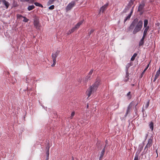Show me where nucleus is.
I'll return each instance as SVG.
<instances>
[{
	"label": "nucleus",
	"instance_id": "1",
	"mask_svg": "<svg viewBox=\"0 0 160 160\" xmlns=\"http://www.w3.org/2000/svg\"><path fill=\"white\" fill-rule=\"evenodd\" d=\"M142 21L140 20L138 21V19L136 18L133 20L128 28V32L132 31L134 28L133 31V33L135 34L141 30L142 27Z\"/></svg>",
	"mask_w": 160,
	"mask_h": 160
},
{
	"label": "nucleus",
	"instance_id": "2",
	"mask_svg": "<svg viewBox=\"0 0 160 160\" xmlns=\"http://www.w3.org/2000/svg\"><path fill=\"white\" fill-rule=\"evenodd\" d=\"M101 79L99 77H97L96 79V82L89 88L86 91V93L87 95L89 97L92 93L95 92L99 86L100 84Z\"/></svg>",
	"mask_w": 160,
	"mask_h": 160
},
{
	"label": "nucleus",
	"instance_id": "3",
	"mask_svg": "<svg viewBox=\"0 0 160 160\" xmlns=\"http://www.w3.org/2000/svg\"><path fill=\"white\" fill-rule=\"evenodd\" d=\"M75 4V2L74 1H72L66 7V11H68L70 10L74 6Z\"/></svg>",
	"mask_w": 160,
	"mask_h": 160
},
{
	"label": "nucleus",
	"instance_id": "4",
	"mask_svg": "<svg viewBox=\"0 0 160 160\" xmlns=\"http://www.w3.org/2000/svg\"><path fill=\"white\" fill-rule=\"evenodd\" d=\"M145 6V3L144 1H142L141 2V4H140L138 6V12H141Z\"/></svg>",
	"mask_w": 160,
	"mask_h": 160
},
{
	"label": "nucleus",
	"instance_id": "5",
	"mask_svg": "<svg viewBox=\"0 0 160 160\" xmlns=\"http://www.w3.org/2000/svg\"><path fill=\"white\" fill-rule=\"evenodd\" d=\"M134 7V6H133L132 7V9L131 10V11L130 13L125 18L124 20V22H123L124 23H125V22H126V21L127 20H128L130 19V18L131 17V16L132 14V12H133V9Z\"/></svg>",
	"mask_w": 160,
	"mask_h": 160
},
{
	"label": "nucleus",
	"instance_id": "6",
	"mask_svg": "<svg viewBox=\"0 0 160 160\" xmlns=\"http://www.w3.org/2000/svg\"><path fill=\"white\" fill-rule=\"evenodd\" d=\"M60 52L57 50L55 53H52V57L53 61H56V58Z\"/></svg>",
	"mask_w": 160,
	"mask_h": 160
},
{
	"label": "nucleus",
	"instance_id": "7",
	"mask_svg": "<svg viewBox=\"0 0 160 160\" xmlns=\"http://www.w3.org/2000/svg\"><path fill=\"white\" fill-rule=\"evenodd\" d=\"M33 24L35 27L36 28H37L39 27V22L38 18H35L34 19Z\"/></svg>",
	"mask_w": 160,
	"mask_h": 160
},
{
	"label": "nucleus",
	"instance_id": "8",
	"mask_svg": "<svg viewBox=\"0 0 160 160\" xmlns=\"http://www.w3.org/2000/svg\"><path fill=\"white\" fill-rule=\"evenodd\" d=\"M152 140L151 139H149L147 145L145 147V149L146 148H149L152 145Z\"/></svg>",
	"mask_w": 160,
	"mask_h": 160
},
{
	"label": "nucleus",
	"instance_id": "9",
	"mask_svg": "<svg viewBox=\"0 0 160 160\" xmlns=\"http://www.w3.org/2000/svg\"><path fill=\"white\" fill-rule=\"evenodd\" d=\"M134 105V102H132L128 106L127 111L126 112V115L128 114V112L130 111V110L131 108L132 107V106Z\"/></svg>",
	"mask_w": 160,
	"mask_h": 160
},
{
	"label": "nucleus",
	"instance_id": "10",
	"mask_svg": "<svg viewBox=\"0 0 160 160\" xmlns=\"http://www.w3.org/2000/svg\"><path fill=\"white\" fill-rule=\"evenodd\" d=\"M108 3H107L105 5L102 6L101 8V11L102 10V12H104V11L107 9L108 6Z\"/></svg>",
	"mask_w": 160,
	"mask_h": 160
},
{
	"label": "nucleus",
	"instance_id": "11",
	"mask_svg": "<svg viewBox=\"0 0 160 160\" xmlns=\"http://www.w3.org/2000/svg\"><path fill=\"white\" fill-rule=\"evenodd\" d=\"M2 3L5 6L6 8H8L10 5L9 2L5 0H2Z\"/></svg>",
	"mask_w": 160,
	"mask_h": 160
},
{
	"label": "nucleus",
	"instance_id": "12",
	"mask_svg": "<svg viewBox=\"0 0 160 160\" xmlns=\"http://www.w3.org/2000/svg\"><path fill=\"white\" fill-rule=\"evenodd\" d=\"M131 7V6H130L128 4V5L126 6V8L124 9L123 10V11L122 12L123 13H126L128 11Z\"/></svg>",
	"mask_w": 160,
	"mask_h": 160
},
{
	"label": "nucleus",
	"instance_id": "13",
	"mask_svg": "<svg viewBox=\"0 0 160 160\" xmlns=\"http://www.w3.org/2000/svg\"><path fill=\"white\" fill-rule=\"evenodd\" d=\"M82 21L78 22L77 24L74 27L75 28H76V29H78L80 26L82 24Z\"/></svg>",
	"mask_w": 160,
	"mask_h": 160
},
{
	"label": "nucleus",
	"instance_id": "14",
	"mask_svg": "<svg viewBox=\"0 0 160 160\" xmlns=\"http://www.w3.org/2000/svg\"><path fill=\"white\" fill-rule=\"evenodd\" d=\"M160 74V72H157L156 74L155 75L154 77V79L153 80V82H154L157 79L158 77L159 76V75Z\"/></svg>",
	"mask_w": 160,
	"mask_h": 160
},
{
	"label": "nucleus",
	"instance_id": "15",
	"mask_svg": "<svg viewBox=\"0 0 160 160\" xmlns=\"http://www.w3.org/2000/svg\"><path fill=\"white\" fill-rule=\"evenodd\" d=\"M12 5L13 7H17L18 6L17 2L15 0H13Z\"/></svg>",
	"mask_w": 160,
	"mask_h": 160
},
{
	"label": "nucleus",
	"instance_id": "16",
	"mask_svg": "<svg viewBox=\"0 0 160 160\" xmlns=\"http://www.w3.org/2000/svg\"><path fill=\"white\" fill-rule=\"evenodd\" d=\"M149 29V27L148 26L146 28H145V29L144 30V32H143V34L144 35H146L147 34V32Z\"/></svg>",
	"mask_w": 160,
	"mask_h": 160
},
{
	"label": "nucleus",
	"instance_id": "17",
	"mask_svg": "<svg viewBox=\"0 0 160 160\" xmlns=\"http://www.w3.org/2000/svg\"><path fill=\"white\" fill-rule=\"evenodd\" d=\"M149 126L152 131L153 129V123L152 122H150L149 124Z\"/></svg>",
	"mask_w": 160,
	"mask_h": 160
},
{
	"label": "nucleus",
	"instance_id": "18",
	"mask_svg": "<svg viewBox=\"0 0 160 160\" xmlns=\"http://www.w3.org/2000/svg\"><path fill=\"white\" fill-rule=\"evenodd\" d=\"M35 7V6L33 5L29 6L28 8V11H31Z\"/></svg>",
	"mask_w": 160,
	"mask_h": 160
},
{
	"label": "nucleus",
	"instance_id": "19",
	"mask_svg": "<svg viewBox=\"0 0 160 160\" xmlns=\"http://www.w3.org/2000/svg\"><path fill=\"white\" fill-rule=\"evenodd\" d=\"M144 26L145 28H146L148 24V21L147 19H145L144 21Z\"/></svg>",
	"mask_w": 160,
	"mask_h": 160
},
{
	"label": "nucleus",
	"instance_id": "20",
	"mask_svg": "<svg viewBox=\"0 0 160 160\" xmlns=\"http://www.w3.org/2000/svg\"><path fill=\"white\" fill-rule=\"evenodd\" d=\"M149 64H148L147 67L142 72V73H141V78H142L143 74L144 73H145V72L147 70V69L148 68V67H149Z\"/></svg>",
	"mask_w": 160,
	"mask_h": 160
},
{
	"label": "nucleus",
	"instance_id": "21",
	"mask_svg": "<svg viewBox=\"0 0 160 160\" xmlns=\"http://www.w3.org/2000/svg\"><path fill=\"white\" fill-rule=\"evenodd\" d=\"M137 55V54L136 53H134L132 56L131 57V60L133 61L134 60L135 57Z\"/></svg>",
	"mask_w": 160,
	"mask_h": 160
},
{
	"label": "nucleus",
	"instance_id": "22",
	"mask_svg": "<svg viewBox=\"0 0 160 160\" xmlns=\"http://www.w3.org/2000/svg\"><path fill=\"white\" fill-rule=\"evenodd\" d=\"M34 4L37 6H38L39 7H41L42 8L43 7L42 5L40 3L38 2H35L34 3Z\"/></svg>",
	"mask_w": 160,
	"mask_h": 160
},
{
	"label": "nucleus",
	"instance_id": "23",
	"mask_svg": "<svg viewBox=\"0 0 160 160\" xmlns=\"http://www.w3.org/2000/svg\"><path fill=\"white\" fill-rule=\"evenodd\" d=\"M135 0H130L128 3V5L132 6Z\"/></svg>",
	"mask_w": 160,
	"mask_h": 160
},
{
	"label": "nucleus",
	"instance_id": "24",
	"mask_svg": "<svg viewBox=\"0 0 160 160\" xmlns=\"http://www.w3.org/2000/svg\"><path fill=\"white\" fill-rule=\"evenodd\" d=\"M77 29L76 28H75V27H74L73 28L71 29L69 31V34H71L75 30Z\"/></svg>",
	"mask_w": 160,
	"mask_h": 160
},
{
	"label": "nucleus",
	"instance_id": "25",
	"mask_svg": "<svg viewBox=\"0 0 160 160\" xmlns=\"http://www.w3.org/2000/svg\"><path fill=\"white\" fill-rule=\"evenodd\" d=\"M55 0H49L48 2V5H50L52 4Z\"/></svg>",
	"mask_w": 160,
	"mask_h": 160
},
{
	"label": "nucleus",
	"instance_id": "26",
	"mask_svg": "<svg viewBox=\"0 0 160 160\" xmlns=\"http://www.w3.org/2000/svg\"><path fill=\"white\" fill-rule=\"evenodd\" d=\"M126 78H127V79H125L124 81L126 82H127L128 81V80L129 79V73H126Z\"/></svg>",
	"mask_w": 160,
	"mask_h": 160
},
{
	"label": "nucleus",
	"instance_id": "27",
	"mask_svg": "<svg viewBox=\"0 0 160 160\" xmlns=\"http://www.w3.org/2000/svg\"><path fill=\"white\" fill-rule=\"evenodd\" d=\"M105 152H101V154H100V156L99 157V160H101L102 159L103 156L104 155Z\"/></svg>",
	"mask_w": 160,
	"mask_h": 160
},
{
	"label": "nucleus",
	"instance_id": "28",
	"mask_svg": "<svg viewBox=\"0 0 160 160\" xmlns=\"http://www.w3.org/2000/svg\"><path fill=\"white\" fill-rule=\"evenodd\" d=\"M50 148L49 143H48L47 144V146L46 147V150L47 151H49Z\"/></svg>",
	"mask_w": 160,
	"mask_h": 160
},
{
	"label": "nucleus",
	"instance_id": "29",
	"mask_svg": "<svg viewBox=\"0 0 160 160\" xmlns=\"http://www.w3.org/2000/svg\"><path fill=\"white\" fill-rule=\"evenodd\" d=\"M144 43V41H140L139 42V46H141L143 45Z\"/></svg>",
	"mask_w": 160,
	"mask_h": 160
},
{
	"label": "nucleus",
	"instance_id": "30",
	"mask_svg": "<svg viewBox=\"0 0 160 160\" xmlns=\"http://www.w3.org/2000/svg\"><path fill=\"white\" fill-rule=\"evenodd\" d=\"M23 18H24V19L23 20V21L25 22H27L29 20V19H27L26 17H23Z\"/></svg>",
	"mask_w": 160,
	"mask_h": 160
},
{
	"label": "nucleus",
	"instance_id": "31",
	"mask_svg": "<svg viewBox=\"0 0 160 160\" xmlns=\"http://www.w3.org/2000/svg\"><path fill=\"white\" fill-rule=\"evenodd\" d=\"M94 30L93 29H91L90 32L88 33V35L90 36L91 34L92 33L94 32Z\"/></svg>",
	"mask_w": 160,
	"mask_h": 160
},
{
	"label": "nucleus",
	"instance_id": "32",
	"mask_svg": "<svg viewBox=\"0 0 160 160\" xmlns=\"http://www.w3.org/2000/svg\"><path fill=\"white\" fill-rule=\"evenodd\" d=\"M127 96L129 97V99H130L131 98V92H128L127 94Z\"/></svg>",
	"mask_w": 160,
	"mask_h": 160
},
{
	"label": "nucleus",
	"instance_id": "33",
	"mask_svg": "<svg viewBox=\"0 0 160 160\" xmlns=\"http://www.w3.org/2000/svg\"><path fill=\"white\" fill-rule=\"evenodd\" d=\"M54 5H52L49 7V9L50 10H52L54 9Z\"/></svg>",
	"mask_w": 160,
	"mask_h": 160
},
{
	"label": "nucleus",
	"instance_id": "34",
	"mask_svg": "<svg viewBox=\"0 0 160 160\" xmlns=\"http://www.w3.org/2000/svg\"><path fill=\"white\" fill-rule=\"evenodd\" d=\"M138 155L136 154L134 160H138Z\"/></svg>",
	"mask_w": 160,
	"mask_h": 160
},
{
	"label": "nucleus",
	"instance_id": "35",
	"mask_svg": "<svg viewBox=\"0 0 160 160\" xmlns=\"http://www.w3.org/2000/svg\"><path fill=\"white\" fill-rule=\"evenodd\" d=\"M17 18H20L21 17H22V18H23V17L24 16H23L22 15H20V14H18L17 15Z\"/></svg>",
	"mask_w": 160,
	"mask_h": 160
},
{
	"label": "nucleus",
	"instance_id": "36",
	"mask_svg": "<svg viewBox=\"0 0 160 160\" xmlns=\"http://www.w3.org/2000/svg\"><path fill=\"white\" fill-rule=\"evenodd\" d=\"M132 65L131 63H128L127 65L126 66V67L129 68Z\"/></svg>",
	"mask_w": 160,
	"mask_h": 160
},
{
	"label": "nucleus",
	"instance_id": "37",
	"mask_svg": "<svg viewBox=\"0 0 160 160\" xmlns=\"http://www.w3.org/2000/svg\"><path fill=\"white\" fill-rule=\"evenodd\" d=\"M74 114H75V112H72L71 114V118H72V117L74 116Z\"/></svg>",
	"mask_w": 160,
	"mask_h": 160
},
{
	"label": "nucleus",
	"instance_id": "38",
	"mask_svg": "<svg viewBox=\"0 0 160 160\" xmlns=\"http://www.w3.org/2000/svg\"><path fill=\"white\" fill-rule=\"evenodd\" d=\"M149 100H148V102H147V104L146 106V108H147L148 106H149Z\"/></svg>",
	"mask_w": 160,
	"mask_h": 160
},
{
	"label": "nucleus",
	"instance_id": "39",
	"mask_svg": "<svg viewBox=\"0 0 160 160\" xmlns=\"http://www.w3.org/2000/svg\"><path fill=\"white\" fill-rule=\"evenodd\" d=\"M86 79H87L86 80L88 81V79H90V76H87L86 78Z\"/></svg>",
	"mask_w": 160,
	"mask_h": 160
},
{
	"label": "nucleus",
	"instance_id": "40",
	"mask_svg": "<svg viewBox=\"0 0 160 160\" xmlns=\"http://www.w3.org/2000/svg\"><path fill=\"white\" fill-rule=\"evenodd\" d=\"M106 146V144L105 145L104 148H103L102 150V152H105V148Z\"/></svg>",
	"mask_w": 160,
	"mask_h": 160
},
{
	"label": "nucleus",
	"instance_id": "41",
	"mask_svg": "<svg viewBox=\"0 0 160 160\" xmlns=\"http://www.w3.org/2000/svg\"><path fill=\"white\" fill-rule=\"evenodd\" d=\"M46 154L47 155V157H49V151H47L46 152Z\"/></svg>",
	"mask_w": 160,
	"mask_h": 160
},
{
	"label": "nucleus",
	"instance_id": "42",
	"mask_svg": "<svg viewBox=\"0 0 160 160\" xmlns=\"http://www.w3.org/2000/svg\"><path fill=\"white\" fill-rule=\"evenodd\" d=\"M93 72V70L92 69L91 70L89 73V75H91Z\"/></svg>",
	"mask_w": 160,
	"mask_h": 160
},
{
	"label": "nucleus",
	"instance_id": "43",
	"mask_svg": "<svg viewBox=\"0 0 160 160\" xmlns=\"http://www.w3.org/2000/svg\"><path fill=\"white\" fill-rule=\"evenodd\" d=\"M22 2H28L29 0H20Z\"/></svg>",
	"mask_w": 160,
	"mask_h": 160
},
{
	"label": "nucleus",
	"instance_id": "44",
	"mask_svg": "<svg viewBox=\"0 0 160 160\" xmlns=\"http://www.w3.org/2000/svg\"><path fill=\"white\" fill-rule=\"evenodd\" d=\"M53 64L51 65V66L52 67H53L55 65V64L56 63V61H53Z\"/></svg>",
	"mask_w": 160,
	"mask_h": 160
},
{
	"label": "nucleus",
	"instance_id": "45",
	"mask_svg": "<svg viewBox=\"0 0 160 160\" xmlns=\"http://www.w3.org/2000/svg\"><path fill=\"white\" fill-rule=\"evenodd\" d=\"M128 68L126 67V73H128Z\"/></svg>",
	"mask_w": 160,
	"mask_h": 160
},
{
	"label": "nucleus",
	"instance_id": "46",
	"mask_svg": "<svg viewBox=\"0 0 160 160\" xmlns=\"http://www.w3.org/2000/svg\"><path fill=\"white\" fill-rule=\"evenodd\" d=\"M140 15H142V14L143 13V12L142 11H141V12H140Z\"/></svg>",
	"mask_w": 160,
	"mask_h": 160
},
{
	"label": "nucleus",
	"instance_id": "47",
	"mask_svg": "<svg viewBox=\"0 0 160 160\" xmlns=\"http://www.w3.org/2000/svg\"><path fill=\"white\" fill-rule=\"evenodd\" d=\"M156 25H157L158 26H159L160 25V23H157L156 24Z\"/></svg>",
	"mask_w": 160,
	"mask_h": 160
},
{
	"label": "nucleus",
	"instance_id": "48",
	"mask_svg": "<svg viewBox=\"0 0 160 160\" xmlns=\"http://www.w3.org/2000/svg\"><path fill=\"white\" fill-rule=\"evenodd\" d=\"M146 35H144V34H143V36H142V39H144L145 38V36Z\"/></svg>",
	"mask_w": 160,
	"mask_h": 160
},
{
	"label": "nucleus",
	"instance_id": "49",
	"mask_svg": "<svg viewBox=\"0 0 160 160\" xmlns=\"http://www.w3.org/2000/svg\"><path fill=\"white\" fill-rule=\"evenodd\" d=\"M89 107V104L88 103L87 105V108H88Z\"/></svg>",
	"mask_w": 160,
	"mask_h": 160
},
{
	"label": "nucleus",
	"instance_id": "50",
	"mask_svg": "<svg viewBox=\"0 0 160 160\" xmlns=\"http://www.w3.org/2000/svg\"><path fill=\"white\" fill-rule=\"evenodd\" d=\"M48 159H49V157H47V158H46V160H48Z\"/></svg>",
	"mask_w": 160,
	"mask_h": 160
},
{
	"label": "nucleus",
	"instance_id": "51",
	"mask_svg": "<svg viewBox=\"0 0 160 160\" xmlns=\"http://www.w3.org/2000/svg\"><path fill=\"white\" fill-rule=\"evenodd\" d=\"M141 41H144V39H142V38L141 39V40H140Z\"/></svg>",
	"mask_w": 160,
	"mask_h": 160
},
{
	"label": "nucleus",
	"instance_id": "52",
	"mask_svg": "<svg viewBox=\"0 0 160 160\" xmlns=\"http://www.w3.org/2000/svg\"><path fill=\"white\" fill-rule=\"evenodd\" d=\"M72 160H74V158H73V156H72Z\"/></svg>",
	"mask_w": 160,
	"mask_h": 160
},
{
	"label": "nucleus",
	"instance_id": "53",
	"mask_svg": "<svg viewBox=\"0 0 160 160\" xmlns=\"http://www.w3.org/2000/svg\"><path fill=\"white\" fill-rule=\"evenodd\" d=\"M156 152L158 154V151H157V150H156ZM157 156H158V155H157Z\"/></svg>",
	"mask_w": 160,
	"mask_h": 160
},
{
	"label": "nucleus",
	"instance_id": "54",
	"mask_svg": "<svg viewBox=\"0 0 160 160\" xmlns=\"http://www.w3.org/2000/svg\"><path fill=\"white\" fill-rule=\"evenodd\" d=\"M107 140H106V143L107 144Z\"/></svg>",
	"mask_w": 160,
	"mask_h": 160
},
{
	"label": "nucleus",
	"instance_id": "55",
	"mask_svg": "<svg viewBox=\"0 0 160 160\" xmlns=\"http://www.w3.org/2000/svg\"><path fill=\"white\" fill-rule=\"evenodd\" d=\"M118 107H119V104H118Z\"/></svg>",
	"mask_w": 160,
	"mask_h": 160
},
{
	"label": "nucleus",
	"instance_id": "56",
	"mask_svg": "<svg viewBox=\"0 0 160 160\" xmlns=\"http://www.w3.org/2000/svg\"><path fill=\"white\" fill-rule=\"evenodd\" d=\"M137 104L136 106H135V108L136 107V106H137Z\"/></svg>",
	"mask_w": 160,
	"mask_h": 160
},
{
	"label": "nucleus",
	"instance_id": "57",
	"mask_svg": "<svg viewBox=\"0 0 160 160\" xmlns=\"http://www.w3.org/2000/svg\"><path fill=\"white\" fill-rule=\"evenodd\" d=\"M1 1V0H0V1Z\"/></svg>",
	"mask_w": 160,
	"mask_h": 160
}]
</instances>
